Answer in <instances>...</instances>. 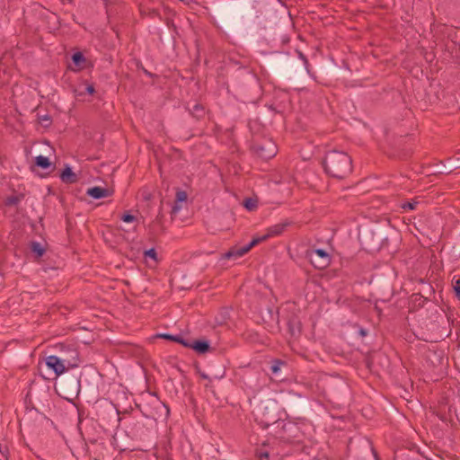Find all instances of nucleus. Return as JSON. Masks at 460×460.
<instances>
[{
	"label": "nucleus",
	"mask_w": 460,
	"mask_h": 460,
	"mask_svg": "<svg viewBox=\"0 0 460 460\" xmlns=\"http://www.w3.org/2000/svg\"><path fill=\"white\" fill-rule=\"evenodd\" d=\"M419 204V201L414 199H411V201H406V202H403L402 205H401V208L404 210V211H407V210H414L416 209L417 206Z\"/></svg>",
	"instance_id": "17"
},
{
	"label": "nucleus",
	"mask_w": 460,
	"mask_h": 460,
	"mask_svg": "<svg viewBox=\"0 0 460 460\" xmlns=\"http://www.w3.org/2000/svg\"><path fill=\"white\" fill-rule=\"evenodd\" d=\"M60 348H61V356H66V357L70 358L71 354L68 351L67 348H73V347L69 346V345L60 344Z\"/></svg>",
	"instance_id": "25"
},
{
	"label": "nucleus",
	"mask_w": 460,
	"mask_h": 460,
	"mask_svg": "<svg viewBox=\"0 0 460 460\" xmlns=\"http://www.w3.org/2000/svg\"><path fill=\"white\" fill-rule=\"evenodd\" d=\"M261 241L258 237L253 238L248 244L243 247H234L226 253V257L230 258H240L246 254L252 248L259 244Z\"/></svg>",
	"instance_id": "6"
},
{
	"label": "nucleus",
	"mask_w": 460,
	"mask_h": 460,
	"mask_svg": "<svg viewBox=\"0 0 460 460\" xmlns=\"http://www.w3.org/2000/svg\"><path fill=\"white\" fill-rule=\"evenodd\" d=\"M158 338L169 340L174 341V339H176L177 335H172L169 333H161L157 335Z\"/></svg>",
	"instance_id": "26"
},
{
	"label": "nucleus",
	"mask_w": 460,
	"mask_h": 460,
	"mask_svg": "<svg viewBox=\"0 0 460 460\" xmlns=\"http://www.w3.org/2000/svg\"><path fill=\"white\" fill-rule=\"evenodd\" d=\"M70 352V358L66 356H49L46 358L45 362L47 367L53 370L56 376H60L66 371L67 367H77L78 365V352L75 348H67Z\"/></svg>",
	"instance_id": "2"
},
{
	"label": "nucleus",
	"mask_w": 460,
	"mask_h": 460,
	"mask_svg": "<svg viewBox=\"0 0 460 460\" xmlns=\"http://www.w3.org/2000/svg\"><path fill=\"white\" fill-rule=\"evenodd\" d=\"M21 201V198L18 196H9L6 200L5 204L7 206H14L17 205Z\"/></svg>",
	"instance_id": "21"
},
{
	"label": "nucleus",
	"mask_w": 460,
	"mask_h": 460,
	"mask_svg": "<svg viewBox=\"0 0 460 460\" xmlns=\"http://www.w3.org/2000/svg\"><path fill=\"white\" fill-rule=\"evenodd\" d=\"M187 192L185 190H178L175 195V204L172 208V214H177L181 208V207L178 203L184 202L187 200Z\"/></svg>",
	"instance_id": "10"
},
{
	"label": "nucleus",
	"mask_w": 460,
	"mask_h": 460,
	"mask_svg": "<svg viewBox=\"0 0 460 460\" xmlns=\"http://www.w3.org/2000/svg\"><path fill=\"white\" fill-rule=\"evenodd\" d=\"M162 405L165 408L166 410V414L168 415L169 412H170V410H169V407L167 405H165L164 403H162Z\"/></svg>",
	"instance_id": "33"
},
{
	"label": "nucleus",
	"mask_w": 460,
	"mask_h": 460,
	"mask_svg": "<svg viewBox=\"0 0 460 460\" xmlns=\"http://www.w3.org/2000/svg\"><path fill=\"white\" fill-rule=\"evenodd\" d=\"M150 16H151V17L159 16V13H157V11L153 10V11H152V13H150Z\"/></svg>",
	"instance_id": "31"
},
{
	"label": "nucleus",
	"mask_w": 460,
	"mask_h": 460,
	"mask_svg": "<svg viewBox=\"0 0 460 460\" xmlns=\"http://www.w3.org/2000/svg\"><path fill=\"white\" fill-rule=\"evenodd\" d=\"M243 205L249 211H252L257 208V200L249 198L244 200Z\"/></svg>",
	"instance_id": "19"
},
{
	"label": "nucleus",
	"mask_w": 460,
	"mask_h": 460,
	"mask_svg": "<svg viewBox=\"0 0 460 460\" xmlns=\"http://www.w3.org/2000/svg\"><path fill=\"white\" fill-rule=\"evenodd\" d=\"M120 218L125 223H132L137 220V217L128 212L124 213Z\"/></svg>",
	"instance_id": "22"
},
{
	"label": "nucleus",
	"mask_w": 460,
	"mask_h": 460,
	"mask_svg": "<svg viewBox=\"0 0 460 460\" xmlns=\"http://www.w3.org/2000/svg\"><path fill=\"white\" fill-rule=\"evenodd\" d=\"M323 165L324 172L332 178L343 179L352 172V160L342 151L327 152Z\"/></svg>",
	"instance_id": "1"
},
{
	"label": "nucleus",
	"mask_w": 460,
	"mask_h": 460,
	"mask_svg": "<svg viewBox=\"0 0 460 460\" xmlns=\"http://www.w3.org/2000/svg\"><path fill=\"white\" fill-rule=\"evenodd\" d=\"M306 256L312 265L318 270H323L327 268L331 262L330 254L323 249L307 251Z\"/></svg>",
	"instance_id": "3"
},
{
	"label": "nucleus",
	"mask_w": 460,
	"mask_h": 460,
	"mask_svg": "<svg viewBox=\"0 0 460 460\" xmlns=\"http://www.w3.org/2000/svg\"><path fill=\"white\" fill-rule=\"evenodd\" d=\"M72 385L75 392V395H77L80 390V381L78 379L72 380Z\"/></svg>",
	"instance_id": "27"
},
{
	"label": "nucleus",
	"mask_w": 460,
	"mask_h": 460,
	"mask_svg": "<svg viewBox=\"0 0 460 460\" xmlns=\"http://www.w3.org/2000/svg\"><path fill=\"white\" fill-rule=\"evenodd\" d=\"M112 193L113 191L110 189L102 188L100 186L89 188L86 191V194L94 199L110 197L112 195Z\"/></svg>",
	"instance_id": "7"
},
{
	"label": "nucleus",
	"mask_w": 460,
	"mask_h": 460,
	"mask_svg": "<svg viewBox=\"0 0 460 460\" xmlns=\"http://www.w3.org/2000/svg\"><path fill=\"white\" fill-rule=\"evenodd\" d=\"M144 256L146 258H151L155 261H157V253L155 248H151L144 252Z\"/></svg>",
	"instance_id": "20"
},
{
	"label": "nucleus",
	"mask_w": 460,
	"mask_h": 460,
	"mask_svg": "<svg viewBox=\"0 0 460 460\" xmlns=\"http://www.w3.org/2000/svg\"><path fill=\"white\" fill-rule=\"evenodd\" d=\"M299 57L304 61L305 65L307 66L308 60H307L306 57L302 52H299Z\"/></svg>",
	"instance_id": "30"
},
{
	"label": "nucleus",
	"mask_w": 460,
	"mask_h": 460,
	"mask_svg": "<svg viewBox=\"0 0 460 460\" xmlns=\"http://www.w3.org/2000/svg\"><path fill=\"white\" fill-rule=\"evenodd\" d=\"M174 341L181 344L185 348H192L193 340L184 339L181 335H177L176 339H174Z\"/></svg>",
	"instance_id": "18"
},
{
	"label": "nucleus",
	"mask_w": 460,
	"mask_h": 460,
	"mask_svg": "<svg viewBox=\"0 0 460 460\" xmlns=\"http://www.w3.org/2000/svg\"><path fill=\"white\" fill-rule=\"evenodd\" d=\"M31 250L38 258L43 256L45 253V248L39 242H31Z\"/></svg>",
	"instance_id": "15"
},
{
	"label": "nucleus",
	"mask_w": 460,
	"mask_h": 460,
	"mask_svg": "<svg viewBox=\"0 0 460 460\" xmlns=\"http://www.w3.org/2000/svg\"><path fill=\"white\" fill-rule=\"evenodd\" d=\"M39 121L44 126L49 127L51 124V118L49 115L39 116Z\"/></svg>",
	"instance_id": "23"
},
{
	"label": "nucleus",
	"mask_w": 460,
	"mask_h": 460,
	"mask_svg": "<svg viewBox=\"0 0 460 460\" xmlns=\"http://www.w3.org/2000/svg\"><path fill=\"white\" fill-rule=\"evenodd\" d=\"M286 366L285 361L280 359H273L271 361L270 372L272 375L278 376L281 370V367Z\"/></svg>",
	"instance_id": "14"
},
{
	"label": "nucleus",
	"mask_w": 460,
	"mask_h": 460,
	"mask_svg": "<svg viewBox=\"0 0 460 460\" xmlns=\"http://www.w3.org/2000/svg\"><path fill=\"white\" fill-rule=\"evenodd\" d=\"M452 285L456 296L460 300V279H454Z\"/></svg>",
	"instance_id": "24"
},
{
	"label": "nucleus",
	"mask_w": 460,
	"mask_h": 460,
	"mask_svg": "<svg viewBox=\"0 0 460 460\" xmlns=\"http://www.w3.org/2000/svg\"><path fill=\"white\" fill-rule=\"evenodd\" d=\"M35 165L41 169H49L51 167L52 164L49 157L44 155H38L35 157Z\"/></svg>",
	"instance_id": "13"
},
{
	"label": "nucleus",
	"mask_w": 460,
	"mask_h": 460,
	"mask_svg": "<svg viewBox=\"0 0 460 460\" xmlns=\"http://www.w3.org/2000/svg\"><path fill=\"white\" fill-rule=\"evenodd\" d=\"M72 61L76 66L75 70H82L85 67L86 58L82 52H75L72 55Z\"/></svg>",
	"instance_id": "12"
},
{
	"label": "nucleus",
	"mask_w": 460,
	"mask_h": 460,
	"mask_svg": "<svg viewBox=\"0 0 460 460\" xmlns=\"http://www.w3.org/2000/svg\"><path fill=\"white\" fill-rule=\"evenodd\" d=\"M260 457L261 458H262V457L268 458L269 457V454L267 452L261 453L260 454Z\"/></svg>",
	"instance_id": "32"
},
{
	"label": "nucleus",
	"mask_w": 460,
	"mask_h": 460,
	"mask_svg": "<svg viewBox=\"0 0 460 460\" xmlns=\"http://www.w3.org/2000/svg\"><path fill=\"white\" fill-rule=\"evenodd\" d=\"M293 225V221L286 218L282 220L281 222L275 224L270 227L267 228V233L260 237L259 240L261 242L266 241L269 238L279 236L282 234L288 226Z\"/></svg>",
	"instance_id": "5"
},
{
	"label": "nucleus",
	"mask_w": 460,
	"mask_h": 460,
	"mask_svg": "<svg viewBox=\"0 0 460 460\" xmlns=\"http://www.w3.org/2000/svg\"><path fill=\"white\" fill-rule=\"evenodd\" d=\"M252 149L256 155L265 160L272 158L277 154L276 145L269 139L252 144Z\"/></svg>",
	"instance_id": "4"
},
{
	"label": "nucleus",
	"mask_w": 460,
	"mask_h": 460,
	"mask_svg": "<svg viewBox=\"0 0 460 460\" xmlns=\"http://www.w3.org/2000/svg\"><path fill=\"white\" fill-rule=\"evenodd\" d=\"M60 179L65 183H74L77 181V175L72 171L71 167L66 165L60 173Z\"/></svg>",
	"instance_id": "9"
},
{
	"label": "nucleus",
	"mask_w": 460,
	"mask_h": 460,
	"mask_svg": "<svg viewBox=\"0 0 460 460\" xmlns=\"http://www.w3.org/2000/svg\"><path fill=\"white\" fill-rule=\"evenodd\" d=\"M200 376H201L202 378H204V379H208V376H207V375H206V374H204V373H202V374L200 375Z\"/></svg>",
	"instance_id": "34"
},
{
	"label": "nucleus",
	"mask_w": 460,
	"mask_h": 460,
	"mask_svg": "<svg viewBox=\"0 0 460 460\" xmlns=\"http://www.w3.org/2000/svg\"><path fill=\"white\" fill-rule=\"evenodd\" d=\"M278 420L277 418L267 419L265 420L266 426H270V423H275Z\"/></svg>",
	"instance_id": "29"
},
{
	"label": "nucleus",
	"mask_w": 460,
	"mask_h": 460,
	"mask_svg": "<svg viewBox=\"0 0 460 460\" xmlns=\"http://www.w3.org/2000/svg\"><path fill=\"white\" fill-rule=\"evenodd\" d=\"M190 111L194 117L200 118L204 114V108L201 104L195 103L192 108H190Z\"/></svg>",
	"instance_id": "16"
},
{
	"label": "nucleus",
	"mask_w": 460,
	"mask_h": 460,
	"mask_svg": "<svg viewBox=\"0 0 460 460\" xmlns=\"http://www.w3.org/2000/svg\"><path fill=\"white\" fill-rule=\"evenodd\" d=\"M288 331L292 336L299 335L302 329V324L297 317H291L288 322Z\"/></svg>",
	"instance_id": "11"
},
{
	"label": "nucleus",
	"mask_w": 460,
	"mask_h": 460,
	"mask_svg": "<svg viewBox=\"0 0 460 460\" xmlns=\"http://www.w3.org/2000/svg\"><path fill=\"white\" fill-rule=\"evenodd\" d=\"M86 92H87L89 94H93V93L95 92L93 85V84H89V85H87V87H86Z\"/></svg>",
	"instance_id": "28"
},
{
	"label": "nucleus",
	"mask_w": 460,
	"mask_h": 460,
	"mask_svg": "<svg viewBox=\"0 0 460 460\" xmlns=\"http://www.w3.org/2000/svg\"><path fill=\"white\" fill-rule=\"evenodd\" d=\"M457 419L460 420V414H456Z\"/></svg>",
	"instance_id": "36"
},
{
	"label": "nucleus",
	"mask_w": 460,
	"mask_h": 460,
	"mask_svg": "<svg viewBox=\"0 0 460 460\" xmlns=\"http://www.w3.org/2000/svg\"><path fill=\"white\" fill-rule=\"evenodd\" d=\"M191 349L199 354H205L211 350L209 341L206 340H193Z\"/></svg>",
	"instance_id": "8"
},
{
	"label": "nucleus",
	"mask_w": 460,
	"mask_h": 460,
	"mask_svg": "<svg viewBox=\"0 0 460 460\" xmlns=\"http://www.w3.org/2000/svg\"><path fill=\"white\" fill-rule=\"evenodd\" d=\"M360 333H361L362 335H365V334H366L365 331H363V330H361V331H360Z\"/></svg>",
	"instance_id": "35"
}]
</instances>
